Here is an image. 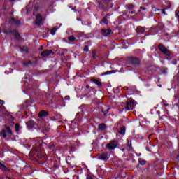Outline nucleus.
Listing matches in <instances>:
<instances>
[{"label":"nucleus","mask_w":179,"mask_h":179,"mask_svg":"<svg viewBox=\"0 0 179 179\" xmlns=\"http://www.w3.org/2000/svg\"><path fill=\"white\" fill-rule=\"evenodd\" d=\"M0 169H1V170H3V171H9V169H8L6 166H5L4 164H3L1 162H0Z\"/></svg>","instance_id":"20"},{"label":"nucleus","mask_w":179,"mask_h":179,"mask_svg":"<svg viewBox=\"0 0 179 179\" xmlns=\"http://www.w3.org/2000/svg\"><path fill=\"white\" fill-rule=\"evenodd\" d=\"M123 89H124V90H128V87H124Z\"/></svg>","instance_id":"40"},{"label":"nucleus","mask_w":179,"mask_h":179,"mask_svg":"<svg viewBox=\"0 0 179 179\" xmlns=\"http://www.w3.org/2000/svg\"><path fill=\"white\" fill-rule=\"evenodd\" d=\"M4 128L5 129H2L0 131V136H2L4 139H6V132L9 135H13V133H12V129H10V127H9L8 125H5Z\"/></svg>","instance_id":"1"},{"label":"nucleus","mask_w":179,"mask_h":179,"mask_svg":"<svg viewBox=\"0 0 179 179\" xmlns=\"http://www.w3.org/2000/svg\"><path fill=\"white\" fill-rule=\"evenodd\" d=\"M126 7L127 8V9H129V10H132V9H134V5L132 4H127Z\"/></svg>","instance_id":"26"},{"label":"nucleus","mask_w":179,"mask_h":179,"mask_svg":"<svg viewBox=\"0 0 179 179\" xmlns=\"http://www.w3.org/2000/svg\"><path fill=\"white\" fill-rule=\"evenodd\" d=\"M161 11L163 15H166V9H161Z\"/></svg>","instance_id":"36"},{"label":"nucleus","mask_w":179,"mask_h":179,"mask_svg":"<svg viewBox=\"0 0 179 179\" xmlns=\"http://www.w3.org/2000/svg\"><path fill=\"white\" fill-rule=\"evenodd\" d=\"M15 0H10V2H13Z\"/></svg>","instance_id":"43"},{"label":"nucleus","mask_w":179,"mask_h":179,"mask_svg":"<svg viewBox=\"0 0 179 179\" xmlns=\"http://www.w3.org/2000/svg\"><path fill=\"white\" fill-rule=\"evenodd\" d=\"M4 33H5V34H13L14 37H15V38L17 40H20V34H19L17 30L14 29L13 31H12L11 27L10 28H8V29H6L4 31Z\"/></svg>","instance_id":"2"},{"label":"nucleus","mask_w":179,"mask_h":179,"mask_svg":"<svg viewBox=\"0 0 179 179\" xmlns=\"http://www.w3.org/2000/svg\"><path fill=\"white\" fill-rule=\"evenodd\" d=\"M127 61L129 64L133 65V66H135V58L127 57Z\"/></svg>","instance_id":"14"},{"label":"nucleus","mask_w":179,"mask_h":179,"mask_svg":"<svg viewBox=\"0 0 179 179\" xmlns=\"http://www.w3.org/2000/svg\"><path fill=\"white\" fill-rule=\"evenodd\" d=\"M0 104H1V106H3V104H5V101L0 99Z\"/></svg>","instance_id":"35"},{"label":"nucleus","mask_w":179,"mask_h":179,"mask_svg":"<svg viewBox=\"0 0 179 179\" xmlns=\"http://www.w3.org/2000/svg\"><path fill=\"white\" fill-rule=\"evenodd\" d=\"M86 179H93V178H92L90 175H87Z\"/></svg>","instance_id":"37"},{"label":"nucleus","mask_w":179,"mask_h":179,"mask_svg":"<svg viewBox=\"0 0 179 179\" xmlns=\"http://www.w3.org/2000/svg\"><path fill=\"white\" fill-rule=\"evenodd\" d=\"M138 162L141 166H145V164H146V162L142 159H138Z\"/></svg>","instance_id":"27"},{"label":"nucleus","mask_w":179,"mask_h":179,"mask_svg":"<svg viewBox=\"0 0 179 179\" xmlns=\"http://www.w3.org/2000/svg\"><path fill=\"white\" fill-rule=\"evenodd\" d=\"M9 179V178H8Z\"/></svg>","instance_id":"48"},{"label":"nucleus","mask_w":179,"mask_h":179,"mask_svg":"<svg viewBox=\"0 0 179 179\" xmlns=\"http://www.w3.org/2000/svg\"><path fill=\"white\" fill-rule=\"evenodd\" d=\"M27 9H29V6H27Z\"/></svg>","instance_id":"45"},{"label":"nucleus","mask_w":179,"mask_h":179,"mask_svg":"<svg viewBox=\"0 0 179 179\" xmlns=\"http://www.w3.org/2000/svg\"><path fill=\"white\" fill-rule=\"evenodd\" d=\"M107 16H108V14H107V15L102 19V22H103V23H104L105 24H108V20H107Z\"/></svg>","instance_id":"22"},{"label":"nucleus","mask_w":179,"mask_h":179,"mask_svg":"<svg viewBox=\"0 0 179 179\" xmlns=\"http://www.w3.org/2000/svg\"><path fill=\"white\" fill-rule=\"evenodd\" d=\"M158 48L160 50L161 52H163L165 55H170V50L166 48L163 44L158 45Z\"/></svg>","instance_id":"3"},{"label":"nucleus","mask_w":179,"mask_h":179,"mask_svg":"<svg viewBox=\"0 0 179 179\" xmlns=\"http://www.w3.org/2000/svg\"><path fill=\"white\" fill-rule=\"evenodd\" d=\"M134 106H135V103L134 101H129L126 103L125 109L126 110H134Z\"/></svg>","instance_id":"9"},{"label":"nucleus","mask_w":179,"mask_h":179,"mask_svg":"<svg viewBox=\"0 0 179 179\" xmlns=\"http://www.w3.org/2000/svg\"><path fill=\"white\" fill-rule=\"evenodd\" d=\"M83 51H85V52H89V46H85Z\"/></svg>","instance_id":"30"},{"label":"nucleus","mask_w":179,"mask_h":179,"mask_svg":"<svg viewBox=\"0 0 179 179\" xmlns=\"http://www.w3.org/2000/svg\"><path fill=\"white\" fill-rule=\"evenodd\" d=\"M136 31L138 34H143V33H145V29L141 27H138Z\"/></svg>","instance_id":"15"},{"label":"nucleus","mask_w":179,"mask_h":179,"mask_svg":"<svg viewBox=\"0 0 179 179\" xmlns=\"http://www.w3.org/2000/svg\"><path fill=\"white\" fill-rule=\"evenodd\" d=\"M15 132L18 133L20 131V124L19 123L15 124Z\"/></svg>","instance_id":"25"},{"label":"nucleus","mask_w":179,"mask_h":179,"mask_svg":"<svg viewBox=\"0 0 179 179\" xmlns=\"http://www.w3.org/2000/svg\"><path fill=\"white\" fill-rule=\"evenodd\" d=\"M134 11L129 12V15H134Z\"/></svg>","instance_id":"41"},{"label":"nucleus","mask_w":179,"mask_h":179,"mask_svg":"<svg viewBox=\"0 0 179 179\" xmlns=\"http://www.w3.org/2000/svg\"><path fill=\"white\" fill-rule=\"evenodd\" d=\"M110 73H113L112 71H108L103 73V75H110Z\"/></svg>","instance_id":"32"},{"label":"nucleus","mask_w":179,"mask_h":179,"mask_svg":"<svg viewBox=\"0 0 179 179\" xmlns=\"http://www.w3.org/2000/svg\"><path fill=\"white\" fill-rule=\"evenodd\" d=\"M102 113H103V115H104V117H106V114H107V113H108V109L106 110V111H104L103 110H102Z\"/></svg>","instance_id":"34"},{"label":"nucleus","mask_w":179,"mask_h":179,"mask_svg":"<svg viewBox=\"0 0 179 179\" xmlns=\"http://www.w3.org/2000/svg\"><path fill=\"white\" fill-rule=\"evenodd\" d=\"M157 10H160V9H158Z\"/></svg>","instance_id":"47"},{"label":"nucleus","mask_w":179,"mask_h":179,"mask_svg":"<svg viewBox=\"0 0 179 179\" xmlns=\"http://www.w3.org/2000/svg\"><path fill=\"white\" fill-rule=\"evenodd\" d=\"M34 156L38 157V159H43V157L44 156V152H43L40 150H37L34 152Z\"/></svg>","instance_id":"12"},{"label":"nucleus","mask_w":179,"mask_h":179,"mask_svg":"<svg viewBox=\"0 0 179 179\" xmlns=\"http://www.w3.org/2000/svg\"><path fill=\"white\" fill-rule=\"evenodd\" d=\"M10 120H11V121H13V118L11 117Z\"/></svg>","instance_id":"44"},{"label":"nucleus","mask_w":179,"mask_h":179,"mask_svg":"<svg viewBox=\"0 0 179 179\" xmlns=\"http://www.w3.org/2000/svg\"><path fill=\"white\" fill-rule=\"evenodd\" d=\"M111 0H98V3L100 6V8H104V5H108V3H110Z\"/></svg>","instance_id":"7"},{"label":"nucleus","mask_w":179,"mask_h":179,"mask_svg":"<svg viewBox=\"0 0 179 179\" xmlns=\"http://www.w3.org/2000/svg\"><path fill=\"white\" fill-rule=\"evenodd\" d=\"M141 65V59L136 57L135 58V66L138 67Z\"/></svg>","instance_id":"21"},{"label":"nucleus","mask_w":179,"mask_h":179,"mask_svg":"<svg viewBox=\"0 0 179 179\" xmlns=\"http://www.w3.org/2000/svg\"><path fill=\"white\" fill-rule=\"evenodd\" d=\"M117 145H118V143H117L116 141H112L110 143H109L106 145V148H108V149L109 150L115 149V148H117Z\"/></svg>","instance_id":"5"},{"label":"nucleus","mask_w":179,"mask_h":179,"mask_svg":"<svg viewBox=\"0 0 179 179\" xmlns=\"http://www.w3.org/2000/svg\"><path fill=\"white\" fill-rule=\"evenodd\" d=\"M36 124V123L34 122V121L33 120H29L27 122V127H29V128H33V127H34V125Z\"/></svg>","instance_id":"18"},{"label":"nucleus","mask_w":179,"mask_h":179,"mask_svg":"<svg viewBox=\"0 0 179 179\" xmlns=\"http://www.w3.org/2000/svg\"><path fill=\"white\" fill-rule=\"evenodd\" d=\"M98 159H99L100 160H103V162H107V160H108V154H98Z\"/></svg>","instance_id":"6"},{"label":"nucleus","mask_w":179,"mask_h":179,"mask_svg":"<svg viewBox=\"0 0 179 179\" xmlns=\"http://www.w3.org/2000/svg\"><path fill=\"white\" fill-rule=\"evenodd\" d=\"M127 146L129 149H132V144L129 141L127 142Z\"/></svg>","instance_id":"31"},{"label":"nucleus","mask_w":179,"mask_h":179,"mask_svg":"<svg viewBox=\"0 0 179 179\" xmlns=\"http://www.w3.org/2000/svg\"><path fill=\"white\" fill-rule=\"evenodd\" d=\"M22 50L23 51H25V52H27V50H28L27 47H23V48H22Z\"/></svg>","instance_id":"33"},{"label":"nucleus","mask_w":179,"mask_h":179,"mask_svg":"<svg viewBox=\"0 0 179 179\" xmlns=\"http://www.w3.org/2000/svg\"><path fill=\"white\" fill-rule=\"evenodd\" d=\"M101 33L103 36H110L111 34V29H102Z\"/></svg>","instance_id":"13"},{"label":"nucleus","mask_w":179,"mask_h":179,"mask_svg":"<svg viewBox=\"0 0 179 179\" xmlns=\"http://www.w3.org/2000/svg\"><path fill=\"white\" fill-rule=\"evenodd\" d=\"M86 88L87 89H90V86L89 85H86Z\"/></svg>","instance_id":"39"},{"label":"nucleus","mask_w":179,"mask_h":179,"mask_svg":"<svg viewBox=\"0 0 179 179\" xmlns=\"http://www.w3.org/2000/svg\"><path fill=\"white\" fill-rule=\"evenodd\" d=\"M141 9H142V10H145L146 9V8H142L141 7Z\"/></svg>","instance_id":"42"},{"label":"nucleus","mask_w":179,"mask_h":179,"mask_svg":"<svg viewBox=\"0 0 179 179\" xmlns=\"http://www.w3.org/2000/svg\"><path fill=\"white\" fill-rule=\"evenodd\" d=\"M57 30H58V27H54L51 31H50V34L54 36V34H55V31H57Z\"/></svg>","instance_id":"23"},{"label":"nucleus","mask_w":179,"mask_h":179,"mask_svg":"<svg viewBox=\"0 0 179 179\" xmlns=\"http://www.w3.org/2000/svg\"><path fill=\"white\" fill-rule=\"evenodd\" d=\"M68 40H69V41L73 42V41H75V36H70L68 38Z\"/></svg>","instance_id":"29"},{"label":"nucleus","mask_w":179,"mask_h":179,"mask_svg":"<svg viewBox=\"0 0 179 179\" xmlns=\"http://www.w3.org/2000/svg\"><path fill=\"white\" fill-rule=\"evenodd\" d=\"M24 66H27V65H31L32 62L30 60H28L27 62H23L22 63Z\"/></svg>","instance_id":"28"},{"label":"nucleus","mask_w":179,"mask_h":179,"mask_svg":"<svg viewBox=\"0 0 179 179\" xmlns=\"http://www.w3.org/2000/svg\"><path fill=\"white\" fill-rule=\"evenodd\" d=\"M51 54H54L52 50H46L41 52V57H48V55H51Z\"/></svg>","instance_id":"11"},{"label":"nucleus","mask_w":179,"mask_h":179,"mask_svg":"<svg viewBox=\"0 0 179 179\" xmlns=\"http://www.w3.org/2000/svg\"><path fill=\"white\" fill-rule=\"evenodd\" d=\"M10 24H16V26H20V20L17 18L11 17L8 20Z\"/></svg>","instance_id":"4"},{"label":"nucleus","mask_w":179,"mask_h":179,"mask_svg":"<svg viewBox=\"0 0 179 179\" xmlns=\"http://www.w3.org/2000/svg\"><path fill=\"white\" fill-rule=\"evenodd\" d=\"M41 22H43V17L41 16V15L38 14L36 15L35 24H36V26H40V24H41Z\"/></svg>","instance_id":"8"},{"label":"nucleus","mask_w":179,"mask_h":179,"mask_svg":"<svg viewBox=\"0 0 179 179\" xmlns=\"http://www.w3.org/2000/svg\"><path fill=\"white\" fill-rule=\"evenodd\" d=\"M169 8H171V6H169Z\"/></svg>","instance_id":"46"},{"label":"nucleus","mask_w":179,"mask_h":179,"mask_svg":"<svg viewBox=\"0 0 179 179\" xmlns=\"http://www.w3.org/2000/svg\"><path fill=\"white\" fill-rule=\"evenodd\" d=\"M38 117L39 118H45V117H48V112L47 110H41L39 112Z\"/></svg>","instance_id":"10"},{"label":"nucleus","mask_w":179,"mask_h":179,"mask_svg":"<svg viewBox=\"0 0 179 179\" xmlns=\"http://www.w3.org/2000/svg\"><path fill=\"white\" fill-rule=\"evenodd\" d=\"M43 48H44V47H43V45H41V46L39 48L38 50H39V51H42V50H43Z\"/></svg>","instance_id":"38"},{"label":"nucleus","mask_w":179,"mask_h":179,"mask_svg":"<svg viewBox=\"0 0 179 179\" xmlns=\"http://www.w3.org/2000/svg\"><path fill=\"white\" fill-rule=\"evenodd\" d=\"M92 54V59H96V58H97V52L96 51V50H94Z\"/></svg>","instance_id":"24"},{"label":"nucleus","mask_w":179,"mask_h":179,"mask_svg":"<svg viewBox=\"0 0 179 179\" xmlns=\"http://www.w3.org/2000/svg\"><path fill=\"white\" fill-rule=\"evenodd\" d=\"M125 126H122V127H120L118 130V133L120 135H125Z\"/></svg>","instance_id":"17"},{"label":"nucleus","mask_w":179,"mask_h":179,"mask_svg":"<svg viewBox=\"0 0 179 179\" xmlns=\"http://www.w3.org/2000/svg\"><path fill=\"white\" fill-rule=\"evenodd\" d=\"M91 82H93L94 83H95V85H97L98 87H101V86H103V85L101 84V82H100L99 80L92 78Z\"/></svg>","instance_id":"16"},{"label":"nucleus","mask_w":179,"mask_h":179,"mask_svg":"<svg viewBox=\"0 0 179 179\" xmlns=\"http://www.w3.org/2000/svg\"><path fill=\"white\" fill-rule=\"evenodd\" d=\"M106 128H107V127L106 126V124H104V123L100 124L99 125V129L100 131H104V129H106Z\"/></svg>","instance_id":"19"}]
</instances>
